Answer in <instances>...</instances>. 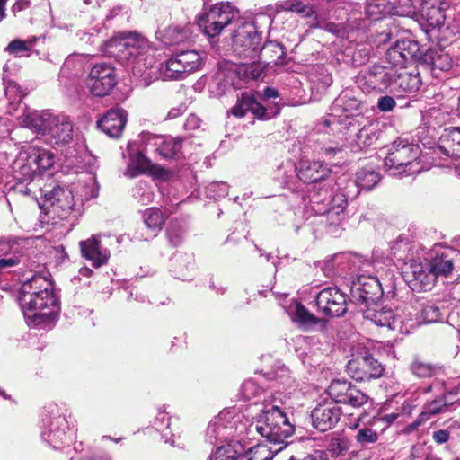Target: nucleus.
<instances>
[{
    "instance_id": "41",
    "label": "nucleus",
    "mask_w": 460,
    "mask_h": 460,
    "mask_svg": "<svg viewBox=\"0 0 460 460\" xmlns=\"http://www.w3.org/2000/svg\"><path fill=\"white\" fill-rule=\"evenodd\" d=\"M444 313L441 307L433 303H429L423 306L420 312V319L424 323H433L443 320Z\"/></svg>"
},
{
    "instance_id": "61",
    "label": "nucleus",
    "mask_w": 460,
    "mask_h": 460,
    "mask_svg": "<svg viewBox=\"0 0 460 460\" xmlns=\"http://www.w3.org/2000/svg\"><path fill=\"white\" fill-rule=\"evenodd\" d=\"M7 0H0V20L4 17V6Z\"/></svg>"
},
{
    "instance_id": "20",
    "label": "nucleus",
    "mask_w": 460,
    "mask_h": 460,
    "mask_svg": "<svg viewBox=\"0 0 460 460\" xmlns=\"http://www.w3.org/2000/svg\"><path fill=\"white\" fill-rule=\"evenodd\" d=\"M79 247L82 256L91 261L93 267L98 269L108 263L111 256L110 251L102 246L101 242L95 236L81 241Z\"/></svg>"
},
{
    "instance_id": "3",
    "label": "nucleus",
    "mask_w": 460,
    "mask_h": 460,
    "mask_svg": "<svg viewBox=\"0 0 460 460\" xmlns=\"http://www.w3.org/2000/svg\"><path fill=\"white\" fill-rule=\"evenodd\" d=\"M420 155L419 146L406 139L397 138L389 148L384 166L394 176L417 174L423 169Z\"/></svg>"
},
{
    "instance_id": "53",
    "label": "nucleus",
    "mask_w": 460,
    "mask_h": 460,
    "mask_svg": "<svg viewBox=\"0 0 460 460\" xmlns=\"http://www.w3.org/2000/svg\"><path fill=\"white\" fill-rule=\"evenodd\" d=\"M200 126V119L194 114H190L188 116L185 123H184V128L186 130H193L196 128H199Z\"/></svg>"
},
{
    "instance_id": "43",
    "label": "nucleus",
    "mask_w": 460,
    "mask_h": 460,
    "mask_svg": "<svg viewBox=\"0 0 460 460\" xmlns=\"http://www.w3.org/2000/svg\"><path fill=\"white\" fill-rule=\"evenodd\" d=\"M254 101L255 99L252 95L246 93H243L238 103L232 108V114L239 118L244 117L247 111H251Z\"/></svg>"
},
{
    "instance_id": "62",
    "label": "nucleus",
    "mask_w": 460,
    "mask_h": 460,
    "mask_svg": "<svg viewBox=\"0 0 460 460\" xmlns=\"http://www.w3.org/2000/svg\"><path fill=\"white\" fill-rule=\"evenodd\" d=\"M169 241L172 243V245H177L179 243L180 235H176L175 239H173L172 233H168Z\"/></svg>"
},
{
    "instance_id": "64",
    "label": "nucleus",
    "mask_w": 460,
    "mask_h": 460,
    "mask_svg": "<svg viewBox=\"0 0 460 460\" xmlns=\"http://www.w3.org/2000/svg\"><path fill=\"white\" fill-rule=\"evenodd\" d=\"M426 460H441L438 456L433 454H429L426 457Z\"/></svg>"
},
{
    "instance_id": "38",
    "label": "nucleus",
    "mask_w": 460,
    "mask_h": 460,
    "mask_svg": "<svg viewBox=\"0 0 460 460\" xmlns=\"http://www.w3.org/2000/svg\"><path fill=\"white\" fill-rule=\"evenodd\" d=\"M24 253L20 248L19 244L14 243L11 245V250L0 258V270H7L16 267L21 263Z\"/></svg>"
},
{
    "instance_id": "10",
    "label": "nucleus",
    "mask_w": 460,
    "mask_h": 460,
    "mask_svg": "<svg viewBox=\"0 0 460 460\" xmlns=\"http://www.w3.org/2000/svg\"><path fill=\"white\" fill-rule=\"evenodd\" d=\"M86 84L90 92L97 97L110 94L117 84L114 67L108 63L95 64L89 72Z\"/></svg>"
},
{
    "instance_id": "42",
    "label": "nucleus",
    "mask_w": 460,
    "mask_h": 460,
    "mask_svg": "<svg viewBox=\"0 0 460 460\" xmlns=\"http://www.w3.org/2000/svg\"><path fill=\"white\" fill-rule=\"evenodd\" d=\"M380 180L379 174L374 171L361 170L357 173V182L361 189L369 190Z\"/></svg>"
},
{
    "instance_id": "44",
    "label": "nucleus",
    "mask_w": 460,
    "mask_h": 460,
    "mask_svg": "<svg viewBox=\"0 0 460 460\" xmlns=\"http://www.w3.org/2000/svg\"><path fill=\"white\" fill-rule=\"evenodd\" d=\"M341 201L337 207H332L326 211V217L331 225H338L344 219V208L346 200L343 197L339 198Z\"/></svg>"
},
{
    "instance_id": "24",
    "label": "nucleus",
    "mask_w": 460,
    "mask_h": 460,
    "mask_svg": "<svg viewBox=\"0 0 460 460\" xmlns=\"http://www.w3.org/2000/svg\"><path fill=\"white\" fill-rule=\"evenodd\" d=\"M127 121L124 110L113 109L109 111L99 121L98 127L110 137H120Z\"/></svg>"
},
{
    "instance_id": "25",
    "label": "nucleus",
    "mask_w": 460,
    "mask_h": 460,
    "mask_svg": "<svg viewBox=\"0 0 460 460\" xmlns=\"http://www.w3.org/2000/svg\"><path fill=\"white\" fill-rule=\"evenodd\" d=\"M331 171L322 162H305L296 170L297 177L305 183H314L324 180Z\"/></svg>"
},
{
    "instance_id": "13",
    "label": "nucleus",
    "mask_w": 460,
    "mask_h": 460,
    "mask_svg": "<svg viewBox=\"0 0 460 460\" xmlns=\"http://www.w3.org/2000/svg\"><path fill=\"white\" fill-rule=\"evenodd\" d=\"M53 293L52 282L41 275H35L22 285L19 299L25 298V304L31 305L35 303L33 297L42 296L40 298H45V305H50L53 301Z\"/></svg>"
},
{
    "instance_id": "23",
    "label": "nucleus",
    "mask_w": 460,
    "mask_h": 460,
    "mask_svg": "<svg viewBox=\"0 0 460 460\" xmlns=\"http://www.w3.org/2000/svg\"><path fill=\"white\" fill-rule=\"evenodd\" d=\"M56 116L47 111H34L20 117V124L28 128L37 134L47 136V133L55 122Z\"/></svg>"
},
{
    "instance_id": "12",
    "label": "nucleus",
    "mask_w": 460,
    "mask_h": 460,
    "mask_svg": "<svg viewBox=\"0 0 460 460\" xmlns=\"http://www.w3.org/2000/svg\"><path fill=\"white\" fill-rule=\"evenodd\" d=\"M346 368L347 373L359 382L379 378L385 371L383 365L370 354L349 360Z\"/></svg>"
},
{
    "instance_id": "36",
    "label": "nucleus",
    "mask_w": 460,
    "mask_h": 460,
    "mask_svg": "<svg viewBox=\"0 0 460 460\" xmlns=\"http://www.w3.org/2000/svg\"><path fill=\"white\" fill-rule=\"evenodd\" d=\"M411 372L419 378H429L439 372V367L420 358H415L410 364Z\"/></svg>"
},
{
    "instance_id": "21",
    "label": "nucleus",
    "mask_w": 460,
    "mask_h": 460,
    "mask_svg": "<svg viewBox=\"0 0 460 460\" xmlns=\"http://www.w3.org/2000/svg\"><path fill=\"white\" fill-rule=\"evenodd\" d=\"M417 49L418 45L414 41H397L386 51L385 59L392 66L403 69L406 63L414 57Z\"/></svg>"
},
{
    "instance_id": "11",
    "label": "nucleus",
    "mask_w": 460,
    "mask_h": 460,
    "mask_svg": "<svg viewBox=\"0 0 460 460\" xmlns=\"http://www.w3.org/2000/svg\"><path fill=\"white\" fill-rule=\"evenodd\" d=\"M327 394L336 403H344L354 408L364 406L370 399L366 393L346 380L332 381Z\"/></svg>"
},
{
    "instance_id": "32",
    "label": "nucleus",
    "mask_w": 460,
    "mask_h": 460,
    "mask_svg": "<svg viewBox=\"0 0 460 460\" xmlns=\"http://www.w3.org/2000/svg\"><path fill=\"white\" fill-rule=\"evenodd\" d=\"M379 137L378 124L369 123L357 134L355 143L358 148L364 149L373 146Z\"/></svg>"
},
{
    "instance_id": "39",
    "label": "nucleus",
    "mask_w": 460,
    "mask_h": 460,
    "mask_svg": "<svg viewBox=\"0 0 460 460\" xmlns=\"http://www.w3.org/2000/svg\"><path fill=\"white\" fill-rule=\"evenodd\" d=\"M158 142H155V145L158 146L156 148V152L164 158H171L174 156L178 152H180L181 148V144L180 140H176L173 138H156Z\"/></svg>"
},
{
    "instance_id": "7",
    "label": "nucleus",
    "mask_w": 460,
    "mask_h": 460,
    "mask_svg": "<svg viewBox=\"0 0 460 460\" xmlns=\"http://www.w3.org/2000/svg\"><path fill=\"white\" fill-rule=\"evenodd\" d=\"M238 15V11L228 2L217 3L198 22L199 28L209 37H216Z\"/></svg>"
},
{
    "instance_id": "35",
    "label": "nucleus",
    "mask_w": 460,
    "mask_h": 460,
    "mask_svg": "<svg viewBox=\"0 0 460 460\" xmlns=\"http://www.w3.org/2000/svg\"><path fill=\"white\" fill-rule=\"evenodd\" d=\"M285 56L283 46L275 41H269L261 47L259 56L257 58L265 59L268 64H278Z\"/></svg>"
},
{
    "instance_id": "54",
    "label": "nucleus",
    "mask_w": 460,
    "mask_h": 460,
    "mask_svg": "<svg viewBox=\"0 0 460 460\" xmlns=\"http://www.w3.org/2000/svg\"><path fill=\"white\" fill-rule=\"evenodd\" d=\"M433 439L438 444L446 443L449 439V431L447 429H440L433 432Z\"/></svg>"
},
{
    "instance_id": "49",
    "label": "nucleus",
    "mask_w": 460,
    "mask_h": 460,
    "mask_svg": "<svg viewBox=\"0 0 460 460\" xmlns=\"http://www.w3.org/2000/svg\"><path fill=\"white\" fill-rule=\"evenodd\" d=\"M447 408V402L444 398H438L435 399L432 402H429L426 406V410L429 411V412L431 415H436L438 413H440L444 411V409Z\"/></svg>"
},
{
    "instance_id": "16",
    "label": "nucleus",
    "mask_w": 460,
    "mask_h": 460,
    "mask_svg": "<svg viewBox=\"0 0 460 460\" xmlns=\"http://www.w3.org/2000/svg\"><path fill=\"white\" fill-rule=\"evenodd\" d=\"M351 293L354 299L367 307L376 303L383 296V289L376 277L361 275L353 282Z\"/></svg>"
},
{
    "instance_id": "57",
    "label": "nucleus",
    "mask_w": 460,
    "mask_h": 460,
    "mask_svg": "<svg viewBox=\"0 0 460 460\" xmlns=\"http://www.w3.org/2000/svg\"><path fill=\"white\" fill-rule=\"evenodd\" d=\"M430 416H431V414L429 412V411H427V410L425 409V411H422V412L419 415V417L417 418V420L413 422V425H414L415 427L421 425L423 422H425V421L429 420V418H430Z\"/></svg>"
},
{
    "instance_id": "40",
    "label": "nucleus",
    "mask_w": 460,
    "mask_h": 460,
    "mask_svg": "<svg viewBox=\"0 0 460 460\" xmlns=\"http://www.w3.org/2000/svg\"><path fill=\"white\" fill-rule=\"evenodd\" d=\"M293 320L301 326L308 328L316 325L320 320L312 314L304 305L298 304L293 314Z\"/></svg>"
},
{
    "instance_id": "59",
    "label": "nucleus",
    "mask_w": 460,
    "mask_h": 460,
    "mask_svg": "<svg viewBox=\"0 0 460 460\" xmlns=\"http://www.w3.org/2000/svg\"><path fill=\"white\" fill-rule=\"evenodd\" d=\"M61 192H63V190L58 187V188H55L53 189L52 192L49 193V200L51 202V205H54L55 204V200H58L59 199L58 198H56V196L59 195Z\"/></svg>"
},
{
    "instance_id": "58",
    "label": "nucleus",
    "mask_w": 460,
    "mask_h": 460,
    "mask_svg": "<svg viewBox=\"0 0 460 460\" xmlns=\"http://www.w3.org/2000/svg\"><path fill=\"white\" fill-rule=\"evenodd\" d=\"M279 93L278 91L272 87H266L264 89L263 97L264 99H271L278 97Z\"/></svg>"
},
{
    "instance_id": "37",
    "label": "nucleus",
    "mask_w": 460,
    "mask_h": 460,
    "mask_svg": "<svg viewBox=\"0 0 460 460\" xmlns=\"http://www.w3.org/2000/svg\"><path fill=\"white\" fill-rule=\"evenodd\" d=\"M142 217L146 227L155 233L162 229L165 221L164 213L157 208L146 209Z\"/></svg>"
},
{
    "instance_id": "1",
    "label": "nucleus",
    "mask_w": 460,
    "mask_h": 460,
    "mask_svg": "<svg viewBox=\"0 0 460 460\" xmlns=\"http://www.w3.org/2000/svg\"><path fill=\"white\" fill-rule=\"evenodd\" d=\"M279 400V398L275 395L270 402L264 405L261 412L257 416L255 429L269 443L279 445V447L273 448L264 444H258L239 456V460H271L287 446L286 439L294 433L295 427L277 403Z\"/></svg>"
},
{
    "instance_id": "30",
    "label": "nucleus",
    "mask_w": 460,
    "mask_h": 460,
    "mask_svg": "<svg viewBox=\"0 0 460 460\" xmlns=\"http://www.w3.org/2000/svg\"><path fill=\"white\" fill-rule=\"evenodd\" d=\"M158 39L165 45H173L185 40L189 36L187 26L172 24L157 32Z\"/></svg>"
},
{
    "instance_id": "34",
    "label": "nucleus",
    "mask_w": 460,
    "mask_h": 460,
    "mask_svg": "<svg viewBox=\"0 0 460 460\" xmlns=\"http://www.w3.org/2000/svg\"><path fill=\"white\" fill-rule=\"evenodd\" d=\"M436 279L438 277H447L454 270V260L447 253H442L428 261Z\"/></svg>"
},
{
    "instance_id": "50",
    "label": "nucleus",
    "mask_w": 460,
    "mask_h": 460,
    "mask_svg": "<svg viewBox=\"0 0 460 460\" xmlns=\"http://www.w3.org/2000/svg\"><path fill=\"white\" fill-rule=\"evenodd\" d=\"M395 105L394 99L388 95L380 97L377 102V108L383 112L393 111Z\"/></svg>"
},
{
    "instance_id": "46",
    "label": "nucleus",
    "mask_w": 460,
    "mask_h": 460,
    "mask_svg": "<svg viewBox=\"0 0 460 460\" xmlns=\"http://www.w3.org/2000/svg\"><path fill=\"white\" fill-rule=\"evenodd\" d=\"M5 50L11 54L19 56L22 53L28 52L30 50V47L25 41L14 40L8 44Z\"/></svg>"
},
{
    "instance_id": "5",
    "label": "nucleus",
    "mask_w": 460,
    "mask_h": 460,
    "mask_svg": "<svg viewBox=\"0 0 460 460\" xmlns=\"http://www.w3.org/2000/svg\"><path fill=\"white\" fill-rule=\"evenodd\" d=\"M377 70L375 75L376 80L380 82V85L398 96L414 93L421 85L420 74L417 71L409 72L402 69L397 72L393 69L386 70L383 67H379Z\"/></svg>"
},
{
    "instance_id": "4",
    "label": "nucleus",
    "mask_w": 460,
    "mask_h": 460,
    "mask_svg": "<svg viewBox=\"0 0 460 460\" xmlns=\"http://www.w3.org/2000/svg\"><path fill=\"white\" fill-rule=\"evenodd\" d=\"M55 163L52 152L37 146L24 147L13 164L14 177L20 181H31Z\"/></svg>"
},
{
    "instance_id": "48",
    "label": "nucleus",
    "mask_w": 460,
    "mask_h": 460,
    "mask_svg": "<svg viewBox=\"0 0 460 460\" xmlns=\"http://www.w3.org/2000/svg\"><path fill=\"white\" fill-rule=\"evenodd\" d=\"M209 192L214 194L211 197L217 199L225 197L228 192V186L225 182H214L211 183L208 188Z\"/></svg>"
},
{
    "instance_id": "18",
    "label": "nucleus",
    "mask_w": 460,
    "mask_h": 460,
    "mask_svg": "<svg viewBox=\"0 0 460 460\" xmlns=\"http://www.w3.org/2000/svg\"><path fill=\"white\" fill-rule=\"evenodd\" d=\"M341 414V407L335 402L319 403L311 412L312 425L321 432L328 431L339 422Z\"/></svg>"
},
{
    "instance_id": "60",
    "label": "nucleus",
    "mask_w": 460,
    "mask_h": 460,
    "mask_svg": "<svg viewBox=\"0 0 460 460\" xmlns=\"http://www.w3.org/2000/svg\"><path fill=\"white\" fill-rule=\"evenodd\" d=\"M80 274L84 277H90L93 274V270L87 267L80 269Z\"/></svg>"
},
{
    "instance_id": "55",
    "label": "nucleus",
    "mask_w": 460,
    "mask_h": 460,
    "mask_svg": "<svg viewBox=\"0 0 460 460\" xmlns=\"http://www.w3.org/2000/svg\"><path fill=\"white\" fill-rule=\"evenodd\" d=\"M186 111L184 104H180L177 107L171 109L167 114V119H172L181 115Z\"/></svg>"
},
{
    "instance_id": "31",
    "label": "nucleus",
    "mask_w": 460,
    "mask_h": 460,
    "mask_svg": "<svg viewBox=\"0 0 460 460\" xmlns=\"http://www.w3.org/2000/svg\"><path fill=\"white\" fill-rule=\"evenodd\" d=\"M218 446L213 454V460H236L243 450V445L235 440H227Z\"/></svg>"
},
{
    "instance_id": "33",
    "label": "nucleus",
    "mask_w": 460,
    "mask_h": 460,
    "mask_svg": "<svg viewBox=\"0 0 460 460\" xmlns=\"http://www.w3.org/2000/svg\"><path fill=\"white\" fill-rule=\"evenodd\" d=\"M153 165L151 161L143 154L137 153L132 157L125 171V175L130 178L137 177L142 173L151 172Z\"/></svg>"
},
{
    "instance_id": "17",
    "label": "nucleus",
    "mask_w": 460,
    "mask_h": 460,
    "mask_svg": "<svg viewBox=\"0 0 460 460\" xmlns=\"http://www.w3.org/2000/svg\"><path fill=\"white\" fill-rule=\"evenodd\" d=\"M364 319L379 327L402 332V320L399 314L386 306H379L376 303L363 309Z\"/></svg>"
},
{
    "instance_id": "56",
    "label": "nucleus",
    "mask_w": 460,
    "mask_h": 460,
    "mask_svg": "<svg viewBox=\"0 0 460 460\" xmlns=\"http://www.w3.org/2000/svg\"><path fill=\"white\" fill-rule=\"evenodd\" d=\"M31 2L30 0H18L13 5V12L18 13L25 8H27L30 5Z\"/></svg>"
},
{
    "instance_id": "51",
    "label": "nucleus",
    "mask_w": 460,
    "mask_h": 460,
    "mask_svg": "<svg viewBox=\"0 0 460 460\" xmlns=\"http://www.w3.org/2000/svg\"><path fill=\"white\" fill-rule=\"evenodd\" d=\"M286 9L291 12L305 14V16H309L312 12V9L309 6L304 4L300 0H295L288 6H287Z\"/></svg>"
},
{
    "instance_id": "52",
    "label": "nucleus",
    "mask_w": 460,
    "mask_h": 460,
    "mask_svg": "<svg viewBox=\"0 0 460 460\" xmlns=\"http://www.w3.org/2000/svg\"><path fill=\"white\" fill-rule=\"evenodd\" d=\"M251 112L254 114L258 119H270V116H268L266 112V109L256 100L252 106Z\"/></svg>"
},
{
    "instance_id": "26",
    "label": "nucleus",
    "mask_w": 460,
    "mask_h": 460,
    "mask_svg": "<svg viewBox=\"0 0 460 460\" xmlns=\"http://www.w3.org/2000/svg\"><path fill=\"white\" fill-rule=\"evenodd\" d=\"M438 149L447 156H460V127L446 128L439 137Z\"/></svg>"
},
{
    "instance_id": "15",
    "label": "nucleus",
    "mask_w": 460,
    "mask_h": 460,
    "mask_svg": "<svg viewBox=\"0 0 460 460\" xmlns=\"http://www.w3.org/2000/svg\"><path fill=\"white\" fill-rule=\"evenodd\" d=\"M318 309L327 316L339 317L347 311L345 295L337 288H327L319 292L316 297Z\"/></svg>"
},
{
    "instance_id": "2",
    "label": "nucleus",
    "mask_w": 460,
    "mask_h": 460,
    "mask_svg": "<svg viewBox=\"0 0 460 460\" xmlns=\"http://www.w3.org/2000/svg\"><path fill=\"white\" fill-rule=\"evenodd\" d=\"M149 51L148 40L137 32H119L105 43V52L119 62L131 66L133 75L142 77L146 84L155 77L152 71L155 58Z\"/></svg>"
},
{
    "instance_id": "47",
    "label": "nucleus",
    "mask_w": 460,
    "mask_h": 460,
    "mask_svg": "<svg viewBox=\"0 0 460 460\" xmlns=\"http://www.w3.org/2000/svg\"><path fill=\"white\" fill-rule=\"evenodd\" d=\"M432 65L434 68L448 70L451 67V58L447 54H439L433 58Z\"/></svg>"
},
{
    "instance_id": "22",
    "label": "nucleus",
    "mask_w": 460,
    "mask_h": 460,
    "mask_svg": "<svg viewBox=\"0 0 460 460\" xmlns=\"http://www.w3.org/2000/svg\"><path fill=\"white\" fill-rule=\"evenodd\" d=\"M360 105L361 101L355 93L345 90L333 101L331 106V115L336 118L350 117L359 111Z\"/></svg>"
},
{
    "instance_id": "6",
    "label": "nucleus",
    "mask_w": 460,
    "mask_h": 460,
    "mask_svg": "<svg viewBox=\"0 0 460 460\" xmlns=\"http://www.w3.org/2000/svg\"><path fill=\"white\" fill-rule=\"evenodd\" d=\"M202 64L203 58L198 51H181L162 64L159 73L164 80H181L199 70Z\"/></svg>"
},
{
    "instance_id": "63",
    "label": "nucleus",
    "mask_w": 460,
    "mask_h": 460,
    "mask_svg": "<svg viewBox=\"0 0 460 460\" xmlns=\"http://www.w3.org/2000/svg\"><path fill=\"white\" fill-rule=\"evenodd\" d=\"M82 460H111V458L108 456H100L95 458H84Z\"/></svg>"
},
{
    "instance_id": "19",
    "label": "nucleus",
    "mask_w": 460,
    "mask_h": 460,
    "mask_svg": "<svg viewBox=\"0 0 460 460\" xmlns=\"http://www.w3.org/2000/svg\"><path fill=\"white\" fill-rule=\"evenodd\" d=\"M229 411H222L208 424L207 438L211 444L227 441L235 433V422Z\"/></svg>"
},
{
    "instance_id": "29",
    "label": "nucleus",
    "mask_w": 460,
    "mask_h": 460,
    "mask_svg": "<svg viewBox=\"0 0 460 460\" xmlns=\"http://www.w3.org/2000/svg\"><path fill=\"white\" fill-rule=\"evenodd\" d=\"M363 415L358 417L355 421L348 424L350 429H358L355 435V440L360 447H367L370 444H375L379 438V435L376 430L370 427L363 426L359 427V422L362 420Z\"/></svg>"
},
{
    "instance_id": "28",
    "label": "nucleus",
    "mask_w": 460,
    "mask_h": 460,
    "mask_svg": "<svg viewBox=\"0 0 460 460\" xmlns=\"http://www.w3.org/2000/svg\"><path fill=\"white\" fill-rule=\"evenodd\" d=\"M66 421L65 419L58 418L51 423L49 431L42 433L45 439L54 448L59 447L60 445L67 442V434L66 432Z\"/></svg>"
},
{
    "instance_id": "9",
    "label": "nucleus",
    "mask_w": 460,
    "mask_h": 460,
    "mask_svg": "<svg viewBox=\"0 0 460 460\" xmlns=\"http://www.w3.org/2000/svg\"><path fill=\"white\" fill-rule=\"evenodd\" d=\"M232 37L234 51L237 56L243 58H256L259 56L261 36L253 23H242Z\"/></svg>"
},
{
    "instance_id": "14",
    "label": "nucleus",
    "mask_w": 460,
    "mask_h": 460,
    "mask_svg": "<svg viewBox=\"0 0 460 460\" xmlns=\"http://www.w3.org/2000/svg\"><path fill=\"white\" fill-rule=\"evenodd\" d=\"M410 288L417 292L430 290L437 279L428 262L411 261L404 272Z\"/></svg>"
},
{
    "instance_id": "45",
    "label": "nucleus",
    "mask_w": 460,
    "mask_h": 460,
    "mask_svg": "<svg viewBox=\"0 0 460 460\" xmlns=\"http://www.w3.org/2000/svg\"><path fill=\"white\" fill-rule=\"evenodd\" d=\"M261 391V388L252 379L246 380L242 385V393L247 400L258 396Z\"/></svg>"
},
{
    "instance_id": "8",
    "label": "nucleus",
    "mask_w": 460,
    "mask_h": 460,
    "mask_svg": "<svg viewBox=\"0 0 460 460\" xmlns=\"http://www.w3.org/2000/svg\"><path fill=\"white\" fill-rule=\"evenodd\" d=\"M33 297L32 305H26L25 298H20V304L30 327L46 328L53 325L58 310V299L53 293V301L50 305H45V299Z\"/></svg>"
},
{
    "instance_id": "27",
    "label": "nucleus",
    "mask_w": 460,
    "mask_h": 460,
    "mask_svg": "<svg viewBox=\"0 0 460 460\" xmlns=\"http://www.w3.org/2000/svg\"><path fill=\"white\" fill-rule=\"evenodd\" d=\"M47 136L55 141V144H66L72 139L73 127L71 122L64 118L56 116L55 122L50 126Z\"/></svg>"
}]
</instances>
